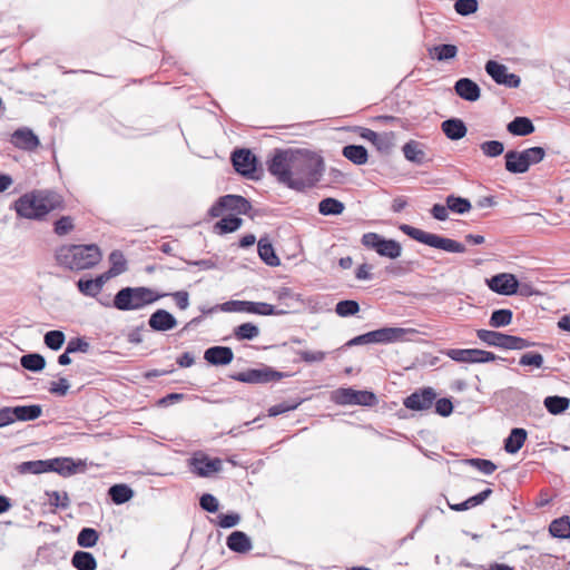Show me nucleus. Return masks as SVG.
Here are the masks:
<instances>
[{
    "mask_svg": "<svg viewBox=\"0 0 570 570\" xmlns=\"http://www.w3.org/2000/svg\"><path fill=\"white\" fill-rule=\"evenodd\" d=\"M268 171L278 183L303 191L322 178L325 165L321 155L308 149H276L267 161Z\"/></svg>",
    "mask_w": 570,
    "mask_h": 570,
    "instance_id": "1",
    "label": "nucleus"
},
{
    "mask_svg": "<svg viewBox=\"0 0 570 570\" xmlns=\"http://www.w3.org/2000/svg\"><path fill=\"white\" fill-rule=\"evenodd\" d=\"M61 198L50 190H33L23 194L14 202V210L19 217L41 220L50 212L61 207Z\"/></svg>",
    "mask_w": 570,
    "mask_h": 570,
    "instance_id": "2",
    "label": "nucleus"
},
{
    "mask_svg": "<svg viewBox=\"0 0 570 570\" xmlns=\"http://www.w3.org/2000/svg\"><path fill=\"white\" fill-rule=\"evenodd\" d=\"M101 252L97 245H63L56 252V259L60 266L70 271L88 269L101 259Z\"/></svg>",
    "mask_w": 570,
    "mask_h": 570,
    "instance_id": "3",
    "label": "nucleus"
},
{
    "mask_svg": "<svg viewBox=\"0 0 570 570\" xmlns=\"http://www.w3.org/2000/svg\"><path fill=\"white\" fill-rule=\"evenodd\" d=\"M167 295L168 294L166 293H158L155 289L145 286H128L117 292L112 304L114 307L119 311H136L144 308Z\"/></svg>",
    "mask_w": 570,
    "mask_h": 570,
    "instance_id": "4",
    "label": "nucleus"
},
{
    "mask_svg": "<svg viewBox=\"0 0 570 570\" xmlns=\"http://www.w3.org/2000/svg\"><path fill=\"white\" fill-rule=\"evenodd\" d=\"M399 229L412 239L433 248L449 253H464L466 250L465 246L458 240L428 233L407 224H401Z\"/></svg>",
    "mask_w": 570,
    "mask_h": 570,
    "instance_id": "5",
    "label": "nucleus"
},
{
    "mask_svg": "<svg viewBox=\"0 0 570 570\" xmlns=\"http://www.w3.org/2000/svg\"><path fill=\"white\" fill-rule=\"evenodd\" d=\"M544 157V148L538 146L522 151L509 150L504 155L505 169L511 174H524L530 166L541 163Z\"/></svg>",
    "mask_w": 570,
    "mask_h": 570,
    "instance_id": "6",
    "label": "nucleus"
},
{
    "mask_svg": "<svg viewBox=\"0 0 570 570\" xmlns=\"http://www.w3.org/2000/svg\"><path fill=\"white\" fill-rule=\"evenodd\" d=\"M415 331L412 328L403 327H382L375 331L367 332L365 334L355 336L350 340L346 345L355 346L372 343H393L403 341L407 334H412Z\"/></svg>",
    "mask_w": 570,
    "mask_h": 570,
    "instance_id": "7",
    "label": "nucleus"
},
{
    "mask_svg": "<svg viewBox=\"0 0 570 570\" xmlns=\"http://www.w3.org/2000/svg\"><path fill=\"white\" fill-rule=\"evenodd\" d=\"M361 243L367 249L376 252L380 256L396 259L402 254V246L395 239H386L377 233H365Z\"/></svg>",
    "mask_w": 570,
    "mask_h": 570,
    "instance_id": "8",
    "label": "nucleus"
},
{
    "mask_svg": "<svg viewBox=\"0 0 570 570\" xmlns=\"http://www.w3.org/2000/svg\"><path fill=\"white\" fill-rule=\"evenodd\" d=\"M226 313H248L257 315H282L285 311H277L273 305L264 302L228 301L219 306Z\"/></svg>",
    "mask_w": 570,
    "mask_h": 570,
    "instance_id": "9",
    "label": "nucleus"
},
{
    "mask_svg": "<svg viewBox=\"0 0 570 570\" xmlns=\"http://www.w3.org/2000/svg\"><path fill=\"white\" fill-rule=\"evenodd\" d=\"M332 401L338 405L373 406L377 397L370 391H356L352 387H341L332 392Z\"/></svg>",
    "mask_w": 570,
    "mask_h": 570,
    "instance_id": "10",
    "label": "nucleus"
},
{
    "mask_svg": "<svg viewBox=\"0 0 570 570\" xmlns=\"http://www.w3.org/2000/svg\"><path fill=\"white\" fill-rule=\"evenodd\" d=\"M284 373L273 370L269 366L262 365L258 368H248L244 372L230 374L234 381L249 384H266L283 379Z\"/></svg>",
    "mask_w": 570,
    "mask_h": 570,
    "instance_id": "11",
    "label": "nucleus"
},
{
    "mask_svg": "<svg viewBox=\"0 0 570 570\" xmlns=\"http://www.w3.org/2000/svg\"><path fill=\"white\" fill-rule=\"evenodd\" d=\"M252 209V204L240 195H225L209 208L212 217H219L224 212L230 210L237 215H247Z\"/></svg>",
    "mask_w": 570,
    "mask_h": 570,
    "instance_id": "12",
    "label": "nucleus"
},
{
    "mask_svg": "<svg viewBox=\"0 0 570 570\" xmlns=\"http://www.w3.org/2000/svg\"><path fill=\"white\" fill-rule=\"evenodd\" d=\"M487 73L498 83L508 88H518L521 79L515 73H510L508 67L494 60H489L484 67Z\"/></svg>",
    "mask_w": 570,
    "mask_h": 570,
    "instance_id": "13",
    "label": "nucleus"
},
{
    "mask_svg": "<svg viewBox=\"0 0 570 570\" xmlns=\"http://www.w3.org/2000/svg\"><path fill=\"white\" fill-rule=\"evenodd\" d=\"M436 399V393L432 387H424L415 391L404 399L403 405L412 411L429 410Z\"/></svg>",
    "mask_w": 570,
    "mask_h": 570,
    "instance_id": "14",
    "label": "nucleus"
},
{
    "mask_svg": "<svg viewBox=\"0 0 570 570\" xmlns=\"http://www.w3.org/2000/svg\"><path fill=\"white\" fill-rule=\"evenodd\" d=\"M489 288L500 295H513L518 291L519 282L513 274L501 273L487 279Z\"/></svg>",
    "mask_w": 570,
    "mask_h": 570,
    "instance_id": "15",
    "label": "nucleus"
},
{
    "mask_svg": "<svg viewBox=\"0 0 570 570\" xmlns=\"http://www.w3.org/2000/svg\"><path fill=\"white\" fill-rule=\"evenodd\" d=\"M235 170L248 178H253L256 171V157L248 149L235 150L232 155Z\"/></svg>",
    "mask_w": 570,
    "mask_h": 570,
    "instance_id": "16",
    "label": "nucleus"
},
{
    "mask_svg": "<svg viewBox=\"0 0 570 570\" xmlns=\"http://www.w3.org/2000/svg\"><path fill=\"white\" fill-rule=\"evenodd\" d=\"M190 468L197 475L208 478L222 470L223 462L218 458L210 459L207 455L202 454L200 456H194L190 459Z\"/></svg>",
    "mask_w": 570,
    "mask_h": 570,
    "instance_id": "17",
    "label": "nucleus"
},
{
    "mask_svg": "<svg viewBox=\"0 0 570 570\" xmlns=\"http://www.w3.org/2000/svg\"><path fill=\"white\" fill-rule=\"evenodd\" d=\"M148 325L153 331L167 332L177 326V320L168 311L159 308L149 316Z\"/></svg>",
    "mask_w": 570,
    "mask_h": 570,
    "instance_id": "18",
    "label": "nucleus"
},
{
    "mask_svg": "<svg viewBox=\"0 0 570 570\" xmlns=\"http://www.w3.org/2000/svg\"><path fill=\"white\" fill-rule=\"evenodd\" d=\"M204 360L215 366L228 365L234 360V353L228 346H212L205 351Z\"/></svg>",
    "mask_w": 570,
    "mask_h": 570,
    "instance_id": "19",
    "label": "nucleus"
},
{
    "mask_svg": "<svg viewBox=\"0 0 570 570\" xmlns=\"http://www.w3.org/2000/svg\"><path fill=\"white\" fill-rule=\"evenodd\" d=\"M11 142L17 148L24 150H35L39 146V139L29 128L17 129L11 135Z\"/></svg>",
    "mask_w": 570,
    "mask_h": 570,
    "instance_id": "20",
    "label": "nucleus"
},
{
    "mask_svg": "<svg viewBox=\"0 0 570 570\" xmlns=\"http://www.w3.org/2000/svg\"><path fill=\"white\" fill-rule=\"evenodd\" d=\"M456 95L466 101H476L481 96V89L470 78H461L454 85Z\"/></svg>",
    "mask_w": 570,
    "mask_h": 570,
    "instance_id": "21",
    "label": "nucleus"
},
{
    "mask_svg": "<svg viewBox=\"0 0 570 570\" xmlns=\"http://www.w3.org/2000/svg\"><path fill=\"white\" fill-rule=\"evenodd\" d=\"M12 423L16 421H33L41 416L42 407L39 404L10 406Z\"/></svg>",
    "mask_w": 570,
    "mask_h": 570,
    "instance_id": "22",
    "label": "nucleus"
},
{
    "mask_svg": "<svg viewBox=\"0 0 570 570\" xmlns=\"http://www.w3.org/2000/svg\"><path fill=\"white\" fill-rule=\"evenodd\" d=\"M402 151L405 159L413 164L422 165L426 161L425 145L417 140H409Z\"/></svg>",
    "mask_w": 570,
    "mask_h": 570,
    "instance_id": "23",
    "label": "nucleus"
},
{
    "mask_svg": "<svg viewBox=\"0 0 570 570\" xmlns=\"http://www.w3.org/2000/svg\"><path fill=\"white\" fill-rule=\"evenodd\" d=\"M226 544L229 550L246 553L252 549L249 537L243 531H234L227 537Z\"/></svg>",
    "mask_w": 570,
    "mask_h": 570,
    "instance_id": "24",
    "label": "nucleus"
},
{
    "mask_svg": "<svg viewBox=\"0 0 570 570\" xmlns=\"http://www.w3.org/2000/svg\"><path fill=\"white\" fill-rule=\"evenodd\" d=\"M441 128L444 135L451 140H459L463 138L468 131L465 124L459 118L444 120Z\"/></svg>",
    "mask_w": 570,
    "mask_h": 570,
    "instance_id": "25",
    "label": "nucleus"
},
{
    "mask_svg": "<svg viewBox=\"0 0 570 570\" xmlns=\"http://www.w3.org/2000/svg\"><path fill=\"white\" fill-rule=\"evenodd\" d=\"M528 433L522 428L511 430L509 436L504 440V450L507 453H517L524 444Z\"/></svg>",
    "mask_w": 570,
    "mask_h": 570,
    "instance_id": "26",
    "label": "nucleus"
},
{
    "mask_svg": "<svg viewBox=\"0 0 570 570\" xmlns=\"http://www.w3.org/2000/svg\"><path fill=\"white\" fill-rule=\"evenodd\" d=\"M507 129L510 134L514 136H528L534 132L535 127L533 122L528 117H515L511 120Z\"/></svg>",
    "mask_w": 570,
    "mask_h": 570,
    "instance_id": "27",
    "label": "nucleus"
},
{
    "mask_svg": "<svg viewBox=\"0 0 570 570\" xmlns=\"http://www.w3.org/2000/svg\"><path fill=\"white\" fill-rule=\"evenodd\" d=\"M50 472H57L62 476H69L77 472L78 464L71 458L50 459Z\"/></svg>",
    "mask_w": 570,
    "mask_h": 570,
    "instance_id": "28",
    "label": "nucleus"
},
{
    "mask_svg": "<svg viewBox=\"0 0 570 570\" xmlns=\"http://www.w3.org/2000/svg\"><path fill=\"white\" fill-rule=\"evenodd\" d=\"M50 468L51 465L49 460H36L20 463L17 466V471L20 474H40L45 472H50Z\"/></svg>",
    "mask_w": 570,
    "mask_h": 570,
    "instance_id": "29",
    "label": "nucleus"
},
{
    "mask_svg": "<svg viewBox=\"0 0 570 570\" xmlns=\"http://www.w3.org/2000/svg\"><path fill=\"white\" fill-rule=\"evenodd\" d=\"M261 259L269 266H278L279 258L275 254L272 243L267 238H261L257 244Z\"/></svg>",
    "mask_w": 570,
    "mask_h": 570,
    "instance_id": "30",
    "label": "nucleus"
},
{
    "mask_svg": "<svg viewBox=\"0 0 570 570\" xmlns=\"http://www.w3.org/2000/svg\"><path fill=\"white\" fill-rule=\"evenodd\" d=\"M342 154L355 165H364L368 159L366 148L361 145H347L343 148Z\"/></svg>",
    "mask_w": 570,
    "mask_h": 570,
    "instance_id": "31",
    "label": "nucleus"
},
{
    "mask_svg": "<svg viewBox=\"0 0 570 570\" xmlns=\"http://www.w3.org/2000/svg\"><path fill=\"white\" fill-rule=\"evenodd\" d=\"M476 336L490 346L505 348L507 334L489 330H478Z\"/></svg>",
    "mask_w": 570,
    "mask_h": 570,
    "instance_id": "32",
    "label": "nucleus"
},
{
    "mask_svg": "<svg viewBox=\"0 0 570 570\" xmlns=\"http://www.w3.org/2000/svg\"><path fill=\"white\" fill-rule=\"evenodd\" d=\"M71 563L77 570H96L97 568L95 557L86 551H76L71 558Z\"/></svg>",
    "mask_w": 570,
    "mask_h": 570,
    "instance_id": "33",
    "label": "nucleus"
},
{
    "mask_svg": "<svg viewBox=\"0 0 570 570\" xmlns=\"http://www.w3.org/2000/svg\"><path fill=\"white\" fill-rule=\"evenodd\" d=\"M108 494L114 503L122 504L134 497V491L127 484H114L109 488Z\"/></svg>",
    "mask_w": 570,
    "mask_h": 570,
    "instance_id": "34",
    "label": "nucleus"
},
{
    "mask_svg": "<svg viewBox=\"0 0 570 570\" xmlns=\"http://www.w3.org/2000/svg\"><path fill=\"white\" fill-rule=\"evenodd\" d=\"M543 404L549 413L558 415L567 411L570 406V400L564 396H547Z\"/></svg>",
    "mask_w": 570,
    "mask_h": 570,
    "instance_id": "35",
    "label": "nucleus"
},
{
    "mask_svg": "<svg viewBox=\"0 0 570 570\" xmlns=\"http://www.w3.org/2000/svg\"><path fill=\"white\" fill-rule=\"evenodd\" d=\"M549 532L552 537L559 539L570 538V519L569 517H561L550 523Z\"/></svg>",
    "mask_w": 570,
    "mask_h": 570,
    "instance_id": "36",
    "label": "nucleus"
},
{
    "mask_svg": "<svg viewBox=\"0 0 570 570\" xmlns=\"http://www.w3.org/2000/svg\"><path fill=\"white\" fill-rule=\"evenodd\" d=\"M344 209V204L336 198L327 197L318 203V212L324 216L341 215Z\"/></svg>",
    "mask_w": 570,
    "mask_h": 570,
    "instance_id": "37",
    "label": "nucleus"
},
{
    "mask_svg": "<svg viewBox=\"0 0 570 570\" xmlns=\"http://www.w3.org/2000/svg\"><path fill=\"white\" fill-rule=\"evenodd\" d=\"M479 348H452L448 356L453 361L463 363H478Z\"/></svg>",
    "mask_w": 570,
    "mask_h": 570,
    "instance_id": "38",
    "label": "nucleus"
},
{
    "mask_svg": "<svg viewBox=\"0 0 570 570\" xmlns=\"http://www.w3.org/2000/svg\"><path fill=\"white\" fill-rule=\"evenodd\" d=\"M110 268L108 276L115 277L127 271V261L120 250H114L109 255Z\"/></svg>",
    "mask_w": 570,
    "mask_h": 570,
    "instance_id": "39",
    "label": "nucleus"
},
{
    "mask_svg": "<svg viewBox=\"0 0 570 570\" xmlns=\"http://www.w3.org/2000/svg\"><path fill=\"white\" fill-rule=\"evenodd\" d=\"M20 364L28 371L40 372L46 366V360L41 354L30 353L21 356Z\"/></svg>",
    "mask_w": 570,
    "mask_h": 570,
    "instance_id": "40",
    "label": "nucleus"
},
{
    "mask_svg": "<svg viewBox=\"0 0 570 570\" xmlns=\"http://www.w3.org/2000/svg\"><path fill=\"white\" fill-rule=\"evenodd\" d=\"M458 47L454 45H439L430 50V56L439 61H445L455 58Z\"/></svg>",
    "mask_w": 570,
    "mask_h": 570,
    "instance_id": "41",
    "label": "nucleus"
},
{
    "mask_svg": "<svg viewBox=\"0 0 570 570\" xmlns=\"http://www.w3.org/2000/svg\"><path fill=\"white\" fill-rule=\"evenodd\" d=\"M234 336L237 341H252L259 335V328L253 323H243L234 328Z\"/></svg>",
    "mask_w": 570,
    "mask_h": 570,
    "instance_id": "42",
    "label": "nucleus"
},
{
    "mask_svg": "<svg viewBox=\"0 0 570 570\" xmlns=\"http://www.w3.org/2000/svg\"><path fill=\"white\" fill-rule=\"evenodd\" d=\"M445 204H446L449 210H451L452 213H455V214H460V215L470 212V209L472 207L469 199L459 197V196H454V195L448 196L445 199Z\"/></svg>",
    "mask_w": 570,
    "mask_h": 570,
    "instance_id": "43",
    "label": "nucleus"
},
{
    "mask_svg": "<svg viewBox=\"0 0 570 570\" xmlns=\"http://www.w3.org/2000/svg\"><path fill=\"white\" fill-rule=\"evenodd\" d=\"M99 533L92 528H83L77 537V543L81 548H92L97 544Z\"/></svg>",
    "mask_w": 570,
    "mask_h": 570,
    "instance_id": "44",
    "label": "nucleus"
},
{
    "mask_svg": "<svg viewBox=\"0 0 570 570\" xmlns=\"http://www.w3.org/2000/svg\"><path fill=\"white\" fill-rule=\"evenodd\" d=\"M512 311L508 308L495 309L492 312L489 324L492 327H503L512 322Z\"/></svg>",
    "mask_w": 570,
    "mask_h": 570,
    "instance_id": "45",
    "label": "nucleus"
},
{
    "mask_svg": "<svg viewBox=\"0 0 570 570\" xmlns=\"http://www.w3.org/2000/svg\"><path fill=\"white\" fill-rule=\"evenodd\" d=\"M243 224V219L237 216H226L215 224V229L220 234L233 233Z\"/></svg>",
    "mask_w": 570,
    "mask_h": 570,
    "instance_id": "46",
    "label": "nucleus"
},
{
    "mask_svg": "<svg viewBox=\"0 0 570 570\" xmlns=\"http://www.w3.org/2000/svg\"><path fill=\"white\" fill-rule=\"evenodd\" d=\"M360 311V305L356 301L345 299L340 301L335 306V312L341 317L353 316Z\"/></svg>",
    "mask_w": 570,
    "mask_h": 570,
    "instance_id": "47",
    "label": "nucleus"
},
{
    "mask_svg": "<svg viewBox=\"0 0 570 570\" xmlns=\"http://www.w3.org/2000/svg\"><path fill=\"white\" fill-rule=\"evenodd\" d=\"M66 340L63 332L53 330L45 334L43 341L47 347L53 351L61 348Z\"/></svg>",
    "mask_w": 570,
    "mask_h": 570,
    "instance_id": "48",
    "label": "nucleus"
},
{
    "mask_svg": "<svg viewBox=\"0 0 570 570\" xmlns=\"http://www.w3.org/2000/svg\"><path fill=\"white\" fill-rule=\"evenodd\" d=\"M480 149L487 157H498L503 154L504 145L499 140H487L480 145Z\"/></svg>",
    "mask_w": 570,
    "mask_h": 570,
    "instance_id": "49",
    "label": "nucleus"
},
{
    "mask_svg": "<svg viewBox=\"0 0 570 570\" xmlns=\"http://www.w3.org/2000/svg\"><path fill=\"white\" fill-rule=\"evenodd\" d=\"M479 9V2L478 0H456L454 2V10L458 14L466 17L474 12H476Z\"/></svg>",
    "mask_w": 570,
    "mask_h": 570,
    "instance_id": "50",
    "label": "nucleus"
},
{
    "mask_svg": "<svg viewBox=\"0 0 570 570\" xmlns=\"http://www.w3.org/2000/svg\"><path fill=\"white\" fill-rule=\"evenodd\" d=\"M466 463L485 475H490L497 470V465L492 461L487 459H469L466 460Z\"/></svg>",
    "mask_w": 570,
    "mask_h": 570,
    "instance_id": "51",
    "label": "nucleus"
},
{
    "mask_svg": "<svg viewBox=\"0 0 570 570\" xmlns=\"http://www.w3.org/2000/svg\"><path fill=\"white\" fill-rule=\"evenodd\" d=\"M73 218L71 216H62L55 222L53 232L58 236H65L73 230Z\"/></svg>",
    "mask_w": 570,
    "mask_h": 570,
    "instance_id": "52",
    "label": "nucleus"
},
{
    "mask_svg": "<svg viewBox=\"0 0 570 570\" xmlns=\"http://www.w3.org/2000/svg\"><path fill=\"white\" fill-rule=\"evenodd\" d=\"M46 494L49 497L50 504L55 508L67 509L69 507V497L66 492L48 491Z\"/></svg>",
    "mask_w": 570,
    "mask_h": 570,
    "instance_id": "53",
    "label": "nucleus"
},
{
    "mask_svg": "<svg viewBox=\"0 0 570 570\" xmlns=\"http://www.w3.org/2000/svg\"><path fill=\"white\" fill-rule=\"evenodd\" d=\"M532 345H534L533 342H530V341L519 337V336H513V335L507 334L505 350H524Z\"/></svg>",
    "mask_w": 570,
    "mask_h": 570,
    "instance_id": "54",
    "label": "nucleus"
},
{
    "mask_svg": "<svg viewBox=\"0 0 570 570\" xmlns=\"http://www.w3.org/2000/svg\"><path fill=\"white\" fill-rule=\"evenodd\" d=\"M77 286L83 295L96 296L99 294V284L94 279H79Z\"/></svg>",
    "mask_w": 570,
    "mask_h": 570,
    "instance_id": "55",
    "label": "nucleus"
},
{
    "mask_svg": "<svg viewBox=\"0 0 570 570\" xmlns=\"http://www.w3.org/2000/svg\"><path fill=\"white\" fill-rule=\"evenodd\" d=\"M519 364L522 366L531 365L541 367L543 364V356L540 353H525L520 357Z\"/></svg>",
    "mask_w": 570,
    "mask_h": 570,
    "instance_id": "56",
    "label": "nucleus"
},
{
    "mask_svg": "<svg viewBox=\"0 0 570 570\" xmlns=\"http://www.w3.org/2000/svg\"><path fill=\"white\" fill-rule=\"evenodd\" d=\"M372 144L377 148V150L389 153L392 147V134H377Z\"/></svg>",
    "mask_w": 570,
    "mask_h": 570,
    "instance_id": "57",
    "label": "nucleus"
},
{
    "mask_svg": "<svg viewBox=\"0 0 570 570\" xmlns=\"http://www.w3.org/2000/svg\"><path fill=\"white\" fill-rule=\"evenodd\" d=\"M217 519H218L217 524L220 528L229 529L239 523L240 515L238 513H227V514L222 513L217 517Z\"/></svg>",
    "mask_w": 570,
    "mask_h": 570,
    "instance_id": "58",
    "label": "nucleus"
},
{
    "mask_svg": "<svg viewBox=\"0 0 570 570\" xmlns=\"http://www.w3.org/2000/svg\"><path fill=\"white\" fill-rule=\"evenodd\" d=\"M297 355L305 363L322 362L326 357V353L322 351H298Z\"/></svg>",
    "mask_w": 570,
    "mask_h": 570,
    "instance_id": "59",
    "label": "nucleus"
},
{
    "mask_svg": "<svg viewBox=\"0 0 570 570\" xmlns=\"http://www.w3.org/2000/svg\"><path fill=\"white\" fill-rule=\"evenodd\" d=\"M199 504L203 510L214 513L218 510V500L209 493H205L200 497Z\"/></svg>",
    "mask_w": 570,
    "mask_h": 570,
    "instance_id": "60",
    "label": "nucleus"
},
{
    "mask_svg": "<svg viewBox=\"0 0 570 570\" xmlns=\"http://www.w3.org/2000/svg\"><path fill=\"white\" fill-rule=\"evenodd\" d=\"M70 389V384L67 379L60 377L57 382H51L49 392L58 396H65Z\"/></svg>",
    "mask_w": 570,
    "mask_h": 570,
    "instance_id": "61",
    "label": "nucleus"
},
{
    "mask_svg": "<svg viewBox=\"0 0 570 570\" xmlns=\"http://www.w3.org/2000/svg\"><path fill=\"white\" fill-rule=\"evenodd\" d=\"M88 350H89V343L80 337L70 340L67 345V353H76V352L87 353Z\"/></svg>",
    "mask_w": 570,
    "mask_h": 570,
    "instance_id": "62",
    "label": "nucleus"
},
{
    "mask_svg": "<svg viewBox=\"0 0 570 570\" xmlns=\"http://www.w3.org/2000/svg\"><path fill=\"white\" fill-rule=\"evenodd\" d=\"M299 403H287L283 402L276 405H273L268 409L269 416H277L279 414L286 413L288 411H293L298 406Z\"/></svg>",
    "mask_w": 570,
    "mask_h": 570,
    "instance_id": "63",
    "label": "nucleus"
},
{
    "mask_svg": "<svg viewBox=\"0 0 570 570\" xmlns=\"http://www.w3.org/2000/svg\"><path fill=\"white\" fill-rule=\"evenodd\" d=\"M453 411V404L449 399H440L435 402V412L441 416H449Z\"/></svg>",
    "mask_w": 570,
    "mask_h": 570,
    "instance_id": "64",
    "label": "nucleus"
}]
</instances>
